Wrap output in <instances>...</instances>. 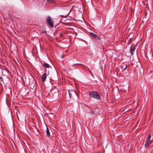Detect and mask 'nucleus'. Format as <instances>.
<instances>
[{
	"instance_id": "obj_18",
	"label": "nucleus",
	"mask_w": 153,
	"mask_h": 153,
	"mask_svg": "<svg viewBox=\"0 0 153 153\" xmlns=\"http://www.w3.org/2000/svg\"><path fill=\"white\" fill-rule=\"evenodd\" d=\"M72 91L73 92H74V93H75L74 91Z\"/></svg>"
},
{
	"instance_id": "obj_1",
	"label": "nucleus",
	"mask_w": 153,
	"mask_h": 153,
	"mask_svg": "<svg viewBox=\"0 0 153 153\" xmlns=\"http://www.w3.org/2000/svg\"><path fill=\"white\" fill-rule=\"evenodd\" d=\"M89 95L90 96L97 100L100 99V97L98 92L96 91H92L90 92Z\"/></svg>"
},
{
	"instance_id": "obj_14",
	"label": "nucleus",
	"mask_w": 153,
	"mask_h": 153,
	"mask_svg": "<svg viewBox=\"0 0 153 153\" xmlns=\"http://www.w3.org/2000/svg\"><path fill=\"white\" fill-rule=\"evenodd\" d=\"M90 113L91 114H92L93 113H94V112H93V111H91V112H90Z\"/></svg>"
},
{
	"instance_id": "obj_7",
	"label": "nucleus",
	"mask_w": 153,
	"mask_h": 153,
	"mask_svg": "<svg viewBox=\"0 0 153 153\" xmlns=\"http://www.w3.org/2000/svg\"><path fill=\"white\" fill-rule=\"evenodd\" d=\"M46 133L47 136L48 137H49L50 136V131H49V129H48V128L47 127L46 128Z\"/></svg>"
},
{
	"instance_id": "obj_8",
	"label": "nucleus",
	"mask_w": 153,
	"mask_h": 153,
	"mask_svg": "<svg viewBox=\"0 0 153 153\" xmlns=\"http://www.w3.org/2000/svg\"><path fill=\"white\" fill-rule=\"evenodd\" d=\"M43 65L44 67L47 68H49L50 66L47 63H45Z\"/></svg>"
},
{
	"instance_id": "obj_2",
	"label": "nucleus",
	"mask_w": 153,
	"mask_h": 153,
	"mask_svg": "<svg viewBox=\"0 0 153 153\" xmlns=\"http://www.w3.org/2000/svg\"><path fill=\"white\" fill-rule=\"evenodd\" d=\"M48 25L51 27H53V21L50 17H48L46 19Z\"/></svg>"
},
{
	"instance_id": "obj_5",
	"label": "nucleus",
	"mask_w": 153,
	"mask_h": 153,
	"mask_svg": "<svg viewBox=\"0 0 153 153\" xmlns=\"http://www.w3.org/2000/svg\"><path fill=\"white\" fill-rule=\"evenodd\" d=\"M90 34L91 36L96 39L99 38V37L97 36V35L95 34H94L93 33H90Z\"/></svg>"
},
{
	"instance_id": "obj_15",
	"label": "nucleus",
	"mask_w": 153,
	"mask_h": 153,
	"mask_svg": "<svg viewBox=\"0 0 153 153\" xmlns=\"http://www.w3.org/2000/svg\"><path fill=\"white\" fill-rule=\"evenodd\" d=\"M126 68H127V66H126H126H125V67L124 68V69H126Z\"/></svg>"
},
{
	"instance_id": "obj_13",
	"label": "nucleus",
	"mask_w": 153,
	"mask_h": 153,
	"mask_svg": "<svg viewBox=\"0 0 153 153\" xmlns=\"http://www.w3.org/2000/svg\"><path fill=\"white\" fill-rule=\"evenodd\" d=\"M0 81H3V79L0 76Z\"/></svg>"
},
{
	"instance_id": "obj_6",
	"label": "nucleus",
	"mask_w": 153,
	"mask_h": 153,
	"mask_svg": "<svg viewBox=\"0 0 153 153\" xmlns=\"http://www.w3.org/2000/svg\"><path fill=\"white\" fill-rule=\"evenodd\" d=\"M130 51L131 54H132L134 52V45H132L131 46Z\"/></svg>"
},
{
	"instance_id": "obj_11",
	"label": "nucleus",
	"mask_w": 153,
	"mask_h": 153,
	"mask_svg": "<svg viewBox=\"0 0 153 153\" xmlns=\"http://www.w3.org/2000/svg\"><path fill=\"white\" fill-rule=\"evenodd\" d=\"M151 137V135L150 134H149L148 136V138H147L148 139H150Z\"/></svg>"
},
{
	"instance_id": "obj_3",
	"label": "nucleus",
	"mask_w": 153,
	"mask_h": 153,
	"mask_svg": "<svg viewBox=\"0 0 153 153\" xmlns=\"http://www.w3.org/2000/svg\"><path fill=\"white\" fill-rule=\"evenodd\" d=\"M152 143V140H150V139H147L146 141V142L145 146L146 147H148L149 145L151 144Z\"/></svg>"
},
{
	"instance_id": "obj_4",
	"label": "nucleus",
	"mask_w": 153,
	"mask_h": 153,
	"mask_svg": "<svg viewBox=\"0 0 153 153\" xmlns=\"http://www.w3.org/2000/svg\"><path fill=\"white\" fill-rule=\"evenodd\" d=\"M46 77L47 76L46 73H44L42 75V82H44L45 81Z\"/></svg>"
},
{
	"instance_id": "obj_17",
	"label": "nucleus",
	"mask_w": 153,
	"mask_h": 153,
	"mask_svg": "<svg viewBox=\"0 0 153 153\" xmlns=\"http://www.w3.org/2000/svg\"><path fill=\"white\" fill-rule=\"evenodd\" d=\"M62 58H63V57H64V56H63V55H62Z\"/></svg>"
},
{
	"instance_id": "obj_10",
	"label": "nucleus",
	"mask_w": 153,
	"mask_h": 153,
	"mask_svg": "<svg viewBox=\"0 0 153 153\" xmlns=\"http://www.w3.org/2000/svg\"><path fill=\"white\" fill-rule=\"evenodd\" d=\"M70 12H69V13L65 16H62V17H64V18H66L68 16Z\"/></svg>"
},
{
	"instance_id": "obj_12",
	"label": "nucleus",
	"mask_w": 153,
	"mask_h": 153,
	"mask_svg": "<svg viewBox=\"0 0 153 153\" xmlns=\"http://www.w3.org/2000/svg\"><path fill=\"white\" fill-rule=\"evenodd\" d=\"M68 92H69V97H70V98H71V94L70 93L69 91Z\"/></svg>"
},
{
	"instance_id": "obj_16",
	"label": "nucleus",
	"mask_w": 153,
	"mask_h": 153,
	"mask_svg": "<svg viewBox=\"0 0 153 153\" xmlns=\"http://www.w3.org/2000/svg\"><path fill=\"white\" fill-rule=\"evenodd\" d=\"M137 63L138 64H139V61L138 60H137Z\"/></svg>"
},
{
	"instance_id": "obj_9",
	"label": "nucleus",
	"mask_w": 153,
	"mask_h": 153,
	"mask_svg": "<svg viewBox=\"0 0 153 153\" xmlns=\"http://www.w3.org/2000/svg\"><path fill=\"white\" fill-rule=\"evenodd\" d=\"M47 1L50 3H53L55 2L54 1L52 0H47Z\"/></svg>"
}]
</instances>
